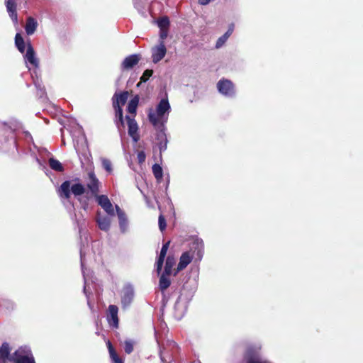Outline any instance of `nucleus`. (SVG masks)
Returning a JSON list of instances; mask_svg holds the SVG:
<instances>
[{
  "instance_id": "1",
  "label": "nucleus",
  "mask_w": 363,
  "mask_h": 363,
  "mask_svg": "<svg viewBox=\"0 0 363 363\" xmlns=\"http://www.w3.org/2000/svg\"><path fill=\"white\" fill-rule=\"evenodd\" d=\"M86 191L85 186L79 183L72 184L70 181H65L57 189V194L61 199H69L72 194L79 201L81 207L86 210L89 206V199L83 196Z\"/></svg>"
},
{
  "instance_id": "2",
  "label": "nucleus",
  "mask_w": 363,
  "mask_h": 363,
  "mask_svg": "<svg viewBox=\"0 0 363 363\" xmlns=\"http://www.w3.org/2000/svg\"><path fill=\"white\" fill-rule=\"evenodd\" d=\"M203 241L200 238L195 239L191 242L189 250L182 254L175 274L185 269L193 259L196 262H200L203 258Z\"/></svg>"
},
{
  "instance_id": "3",
  "label": "nucleus",
  "mask_w": 363,
  "mask_h": 363,
  "mask_svg": "<svg viewBox=\"0 0 363 363\" xmlns=\"http://www.w3.org/2000/svg\"><path fill=\"white\" fill-rule=\"evenodd\" d=\"M171 111V106L167 99H162L158 103L155 110L150 109L149 121L154 127L162 128L167 123Z\"/></svg>"
},
{
  "instance_id": "4",
  "label": "nucleus",
  "mask_w": 363,
  "mask_h": 363,
  "mask_svg": "<svg viewBox=\"0 0 363 363\" xmlns=\"http://www.w3.org/2000/svg\"><path fill=\"white\" fill-rule=\"evenodd\" d=\"M192 296L193 294L191 292H186L185 289L182 290L174 305L175 315L178 318L182 317L186 313L188 303L191 300Z\"/></svg>"
},
{
  "instance_id": "5",
  "label": "nucleus",
  "mask_w": 363,
  "mask_h": 363,
  "mask_svg": "<svg viewBox=\"0 0 363 363\" xmlns=\"http://www.w3.org/2000/svg\"><path fill=\"white\" fill-rule=\"evenodd\" d=\"M10 362L13 363H35L30 350L26 347H20L11 356Z\"/></svg>"
},
{
  "instance_id": "6",
  "label": "nucleus",
  "mask_w": 363,
  "mask_h": 363,
  "mask_svg": "<svg viewBox=\"0 0 363 363\" xmlns=\"http://www.w3.org/2000/svg\"><path fill=\"white\" fill-rule=\"evenodd\" d=\"M135 298V289L132 284L126 283L123 285L121 292V303L123 310L127 309L132 304Z\"/></svg>"
},
{
  "instance_id": "7",
  "label": "nucleus",
  "mask_w": 363,
  "mask_h": 363,
  "mask_svg": "<svg viewBox=\"0 0 363 363\" xmlns=\"http://www.w3.org/2000/svg\"><path fill=\"white\" fill-rule=\"evenodd\" d=\"M218 92L226 98L235 96L236 90L234 84L229 79L223 78L216 84Z\"/></svg>"
},
{
  "instance_id": "8",
  "label": "nucleus",
  "mask_w": 363,
  "mask_h": 363,
  "mask_svg": "<svg viewBox=\"0 0 363 363\" xmlns=\"http://www.w3.org/2000/svg\"><path fill=\"white\" fill-rule=\"evenodd\" d=\"M260 350L259 344L249 346L245 355L247 363H268L260 356Z\"/></svg>"
},
{
  "instance_id": "9",
  "label": "nucleus",
  "mask_w": 363,
  "mask_h": 363,
  "mask_svg": "<svg viewBox=\"0 0 363 363\" xmlns=\"http://www.w3.org/2000/svg\"><path fill=\"white\" fill-rule=\"evenodd\" d=\"M94 197L97 203L109 216H115L114 207L106 195H96Z\"/></svg>"
},
{
  "instance_id": "10",
  "label": "nucleus",
  "mask_w": 363,
  "mask_h": 363,
  "mask_svg": "<svg viewBox=\"0 0 363 363\" xmlns=\"http://www.w3.org/2000/svg\"><path fill=\"white\" fill-rule=\"evenodd\" d=\"M99 185L100 182L97 179L94 172L90 171L88 173V180L86 182V186L94 196L98 195L99 192Z\"/></svg>"
},
{
  "instance_id": "11",
  "label": "nucleus",
  "mask_w": 363,
  "mask_h": 363,
  "mask_svg": "<svg viewBox=\"0 0 363 363\" xmlns=\"http://www.w3.org/2000/svg\"><path fill=\"white\" fill-rule=\"evenodd\" d=\"M167 49L163 41L152 48V59L154 63L159 62L165 56Z\"/></svg>"
},
{
  "instance_id": "12",
  "label": "nucleus",
  "mask_w": 363,
  "mask_h": 363,
  "mask_svg": "<svg viewBox=\"0 0 363 363\" xmlns=\"http://www.w3.org/2000/svg\"><path fill=\"white\" fill-rule=\"evenodd\" d=\"M118 308L116 305H109L107 311V320L109 325L115 328L118 327Z\"/></svg>"
},
{
  "instance_id": "13",
  "label": "nucleus",
  "mask_w": 363,
  "mask_h": 363,
  "mask_svg": "<svg viewBox=\"0 0 363 363\" xmlns=\"http://www.w3.org/2000/svg\"><path fill=\"white\" fill-rule=\"evenodd\" d=\"M141 57L138 54H133L126 57L121 63V69L130 70L133 69L140 60Z\"/></svg>"
},
{
  "instance_id": "14",
  "label": "nucleus",
  "mask_w": 363,
  "mask_h": 363,
  "mask_svg": "<svg viewBox=\"0 0 363 363\" xmlns=\"http://www.w3.org/2000/svg\"><path fill=\"white\" fill-rule=\"evenodd\" d=\"M125 118L128 127V135L132 138L135 143H137L140 139L138 134V126L137 122L133 118H131L129 116H126Z\"/></svg>"
},
{
  "instance_id": "15",
  "label": "nucleus",
  "mask_w": 363,
  "mask_h": 363,
  "mask_svg": "<svg viewBox=\"0 0 363 363\" xmlns=\"http://www.w3.org/2000/svg\"><path fill=\"white\" fill-rule=\"evenodd\" d=\"M116 211L118 218L119 228L122 233H125L128 229V220L125 213L118 206L116 205Z\"/></svg>"
},
{
  "instance_id": "16",
  "label": "nucleus",
  "mask_w": 363,
  "mask_h": 363,
  "mask_svg": "<svg viewBox=\"0 0 363 363\" xmlns=\"http://www.w3.org/2000/svg\"><path fill=\"white\" fill-rule=\"evenodd\" d=\"M6 11L9 13V17L12 21L15 23H18V14L16 11L17 4L16 0H6L5 1Z\"/></svg>"
},
{
  "instance_id": "17",
  "label": "nucleus",
  "mask_w": 363,
  "mask_h": 363,
  "mask_svg": "<svg viewBox=\"0 0 363 363\" xmlns=\"http://www.w3.org/2000/svg\"><path fill=\"white\" fill-rule=\"evenodd\" d=\"M80 260H81L82 274H83V277L84 279V293L87 298V304H88L89 307L91 308V304H90V302L89 300V293H88L87 289H86L87 281L89 279V277L88 273L86 272V269H84V255L82 252V250H80Z\"/></svg>"
},
{
  "instance_id": "18",
  "label": "nucleus",
  "mask_w": 363,
  "mask_h": 363,
  "mask_svg": "<svg viewBox=\"0 0 363 363\" xmlns=\"http://www.w3.org/2000/svg\"><path fill=\"white\" fill-rule=\"evenodd\" d=\"M26 62H28L35 67H38V60L35 57V52L31 44H28L26 48V52L24 55Z\"/></svg>"
},
{
  "instance_id": "19",
  "label": "nucleus",
  "mask_w": 363,
  "mask_h": 363,
  "mask_svg": "<svg viewBox=\"0 0 363 363\" xmlns=\"http://www.w3.org/2000/svg\"><path fill=\"white\" fill-rule=\"evenodd\" d=\"M96 223L100 230L107 232L110 229L111 220L110 217L101 216L99 213L96 218Z\"/></svg>"
},
{
  "instance_id": "20",
  "label": "nucleus",
  "mask_w": 363,
  "mask_h": 363,
  "mask_svg": "<svg viewBox=\"0 0 363 363\" xmlns=\"http://www.w3.org/2000/svg\"><path fill=\"white\" fill-rule=\"evenodd\" d=\"M11 349L9 345L7 342H4L0 347V362L1 363H7L10 362Z\"/></svg>"
},
{
  "instance_id": "21",
  "label": "nucleus",
  "mask_w": 363,
  "mask_h": 363,
  "mask_svg": "<svg viewBox=\"0 0 363 363\" xmlns=\"http://www.w3.org/2000/svg\"><path fill=\"white\" fill-rule=\"evenodd\" d=\"M128 94L127 91H123L120 94L116 93L113 96V106H122L128 99Z\"/></svg>"
},
{
  "instance_id": "22",
  "label": "nucleus",
  "mask_w": 363,
  "mask_h": 363,
  "mask_svg": "<svg viewBox=\"0 0 363 363\" xmlns=\"http://www.w3.org/2000/svg\"><path fill=\"white\" fill-rule=\"evenodd\" d=\"M38 21L33 17L29 16L27 18L25 26V30L26 34L28 35H33L35 32L38 28Z\"/></svg>"
},
{
  "instance_id": "23",
  "label": "nucleus",
  "mask_w": 363,
  "mask_h": 363,
  "mask_svg": "<svg viewBox=\"0 0 363 363\" xmlns=\"http://www.w3.org/2000/svg\"><path fill=\"white\" fill-rule=\"evenodd\" d=\"M169 275L162 273L159 281V288L162 291H165L171 284L170 279L168 278Z\"/></svg>"
},
{
  "instance_id": "24",
  "label": "nucleus",
  "mask_w": 363,
  "mask_h": 363,
  "mask_svg": "<svg viewBox=\"0 0 363 363\" xmlns=\"http://www.w3.org/2000/svg\"><path fill=\"white\" fill-rule=\"evenodd\" d=\"M138 103H139V97L138 96H134L128 102L127 110L129 113L135 115Z\"/></svg>"
},
{
  "instance_id": "25",
  "label": "nucleus",
  "mask_w": 363,
  "mask_h": 363,
  "mask_svg": "<svg viewBox=\"0 0 363 363\" xmlns=\"http://www.w3.org/2000/svg\"><path fill=\"white\" fill-rule=\"evenodd\" d=\"M113 108L115 110L116 113V118L117 119L116 121V125L118 128H120V126L122 127L124 126V121H123V110L121 106H113Z\"/></svg>"
},
{
  "instance_id": "26",
  "label": "nucleus",
  "mask_w": 363,
  "mask_h": 363,
  "mask_svg": "<svg viewBox=\"0 0 363 363\" xmlns=\"http://www.w3.org/2000/svg\"><path fill=\"white\" fill-rule=\"evenodd\" d=\"M15 45L20 52H24L26 50V45L24 40L20 33H17L15 36Z\"/></svg>"
},
{
  "instance_id": "27",
  "label": "nucleus",
  "mask_w": 363,
  "mask_h": 363,
  "mask_svg": "<svg viewBox=\"0 0 363 363\" xmlns=\"http://www.w3.org/2000/svg\"><path fill=\"white\" fill-rule=\"evenodd\" d=\"M175 263L174 258L170 256H168L164 266V274L167 275H170L172 274V267H174Z\"/></svg>"
},
{
  "instance_id": "28",
  "label": "nucleus",
  "mask_w": 363,
  "mask_h": 363,
  "mask_svg": "<svg viewBox=\"0 0 363 363\" xmlns=\"http://www.w3.org/2000/svg\"><path fill=\"white\" fill-rule=\"evenodd\" d=\"M154 128L157 131V135H156L157 140L158 142L159 141L167 142V135L165 133V125L162 127V128H159V127H154Z\"/></svg>"
},
{
  "instance_id": "29",
  "label": "nucleus",
  "mask_w": 363,
  "mask_h": 363,
  "mask_svg": "<svg viewBox=\"0 0 363 363\" xmlns=\"http://www.w3.org/2000/svg\"><path fill=\"white\" fill-rule=\"evenodd\" d=\"M135 9L143 16L146 15L145 0H133Z\"/></svg>"
},
{
  "instance_id": "30",
  "label": "nucleus",
  "mask_w": 363,
  "mask_h": 363,
  "mask_svg": "<svg viewBox=\"0 0 363 363\" xmlns=\"http://www.w3.org/2000/svg\"><path fill=\"white\" fill-rule=\"evenodd\" d=\"M49 165L51 167L52 169L57 171V172H62L63 171V167L62 164L57 160L54 158H50L49 160Z\"/></svg>"
},
{
  "instance_id": "31",
  "label": "nucleus",
  "mask_w": 363,
  "mask_h": 363,
  "mask_svg": "<svg viewBox=\"0 0 363 363\" xmlns=\"http://www.w3.org/2000/svg\"><path fill=\"white\" fill-rule=\"evenodd\" d=\"M152 172H153L155 177L157 179V181H160V179H162V176H163V172H162V168L161 167V166L160 164H155L152 166Z\"/></svg>"
},
{
  "instance_id": "32",
  "label": "nucleus",
  "mask_w": 363,
  "mask_h": 363,
  "mask_svg": "<svg viewBox=\"0 0 363 363\" xmlns=\"http://www.w3.org/2000/svg\"><path fill=\"white\" fill-rule=\"evenodd\" d=\"M160 29H168L169 26V20L167 16L159 18L157 21Z\"/></svg>"
},
{
  "instance_id": "33",
  "label": "nucleus",
  "mask_w": 363,
  "mask_h": 363,
  "mask_svg": "<svg viewBox=\"0 0 363 363\" xmlns=\"http://www.w3.org/2000/svg\"><path fill=\"white\" fill-rule=\"evenodd\" d=\"M135 342L132 340L128 339L124 341V350L125 353L130 354L134 349Z\"/></svg>"
},
{
  "instance_id": "34",
  "label": "nucleus",
  "mask_w": 363,
  "mask_h": 363,
  "mask_svg": "<svg viewBox=\"0 0 363 363\" xmlns=\"http://www.w3.org/2000/svg\"><path fill=\"white\" fill-rule=\"evenodd\" d=\"M229 38V36L228 35H226L225 33H224L222 36H220L216 41V49H219L220 48H222L225 43H226V41L228 40V39Z\"/></svg>"
},
{
  "instance_id": "35",
  "label": "nucleus",
  "mask_w": 363,
  "mask_h": 363,
  "mask_svg": "<svg viewBox=\"0 0 363 363\" xmlns=\"http://www.w3.org/2000/svg\"><path fill=\"white\" fill-rule=\"evenodd\" d=\"M102 166L108 172L111 173L112 172V164L109 160L106 158L101 159Z\"/></svg>"
},
{
  "instance_id": "36",
  "label": "nucleus",
  "mask_w": 363,
  "mask_h": 363,
  "mask_svg": "<svg viewBox=\"0 0 363 363\" xmlns=\"http://www.w3.org/2000/svg\"><path fill=\"white\" fill-rule=\"evenodd\" d=\"M152 70L146 69L140 77V82H146L152 76Z\"/></svg>"
},
{
  "instance_id": "37",
  "label": "nucleus",
  "mask_w": 363,
  "mask_h": 363,
  "mask_svg": "<svg viewBox=\"0 0 363 363\" xmlns=\"http://www.w3.org/2000/svg\"><path fill=\"white\" fill-rule=\"evenodd\" d=\"M164 258H165L164 257H162L160 255H159V257L157 258V262H156V267H157V272L158 274H160L161 270H162Z\"/></svg>"
},
{
  "instance_id": "38",
  "label": "nucleus",
  "mask_w": 363,
  "mask_h": 363,
  "mask_svg": "<svg viewBox=\"0 0 363 363\" xmlns=\"http://www.w3.org/2000/svg\"><path fill=\"white\" fill-rule=\"evenodd\" d=\"M158 223H159V228H160V230L163 231L166 228V221L162 215H160L159 216Z\"/></svg>"
},
{
  "instance_id": "39",
  "label": "nucleus",
  "mask_w": 363,
  "mask_h": 363,
  "mask_svg": "<svg viewBox=\"0 0 363 363\" xmlns=\"http://www.w3.org/2000/svg\"><path fill=\"white\" fill-rule=\"evenodd\" d=\"M169 243H170V242L168 241L162 245L160 253V256H161L162 257H165L167 252L169 246Z\"/></svg>"
},
{
  "instance_id": "40",
  "label": "nucleus",
  "mask_w": 363,
  "mask_h": 363,
  "mask_svg": "<svg viewBox=\"0 0 363 363\" xmlns=\"http://www.w3.org/2000/svg\"><path fill=\"white\" fill-rule=\"evenodd\" d=\"M137 157H138V162L140 164L143 163L145 162V158H146V155H145V152L144 151L138 152Z\"/></svg>"
},
{
  "instance_id": "41",
  "label": "nucleus",
  "mask_w": 363,
  "mask_h": 363,
  "mask_svg": "<svg viewBox=\"0 0 363 363\" xmlns=\"http://www.w3.org/2000/svg\"><path fill=\"white\" fill-rule=\"evenodd\" d=\"M168 35V29H160V41H163L167 38Z\"/></svg>"
},
{
  "instance_id": "42",
  "label": "nucleus",
  "mask_w": 363,
  "mask_h": 363,
  "mask_svg": "<svg viewBox=\"0 0 363 363\" xmlns=\"http://www.w3.org/2000/svg\"><path fill=\"white\" fill-rule=\"evenodd\" d=\"M157 145H158V147H159L160 153L167 150V142L159 141Z\"/></svg>"
},
{
  "instance_id": "43",
  "label": "nucleus",
  "mask_w": 363,
  "mask_h": 363,
  "mask_svg": "<svg viewBox=\"0 0 363 363\" xmlns=\"http://www.w3.org/2000/svg\"><path fill=\"white\" fill-rule=\"evenodd\" d=\"M107 346L110 356H113V354L116 353L110 341H108Z\"/></svg>"
},
{
  "instance_id": "44",
  "label": "nucleus",
  "mask_w": 363,
  "mask_h": 363,
  "mask_svg": "<svg viewBox=\"0 0 363 363\" xmlns=\"http://www.w3.org/2000/svg\"><path fill=\"white\" fill-rule=\"evenodd\" d=\"M234 27H235L234 24L231 23L229 26L228 30L225 33L230 37L234 30Z\"/></svg>"
},
{
  "instance_id": "45",
  "label": "nucleus",
  "mask_w": 363,
  "mask_h": 363,
  "mask_svg": "<svg viewBox=\"0 0 363 363\" xmlns=\"http://www.w3.org/2000/svg\"><path fill=\"white\" fill-rule=\"evenodd\" d=\"M111 359L115 362V363H118V361H123L118 356V354L116 353L114 354H113V356H110Z\"/></svg>"
},
{
  "instance_id": "46",
  "label": "nucleus",
  "mask_w": 363,
  "mask_h": 363,
  "mask_svg": "<svg viewBox=\"0 0 363 363\" xmlns=\"http://www.w3.org/2000/svg\"><path fill=\"white\" fill-rule=\"evenodd\" d=\"M35 85L37 89L41 90L43 91V94H44V89L41 88V86H40V84L39 83L35 82Z\"/></svg>"
},
{
  "instance_id": "47",
  "label": "nucleus",
  "mask_w": 363,
  "mask_h": 363,
  "mask_svg": "<svg viewBox=\"0 0 363 363\" xmlns=\"http://www.w3.org/2000/svg\"><path fill=\"white\" fill-rule=\"evenodd\" d=\"M26 135H28V136H29L30 138H31V135H30V134L28 132H26Z\"/></svg>"
},
{
  "instance_id": "48",
  "label": "nucleus",
  "mask_w": 363,
  "mask_h": 363,
  "mask_svg": "<svg viewBox=\"0 0 363 363\" xmlns=\"http://www.w3.org/2000/svg\"><path fill=\"white\" fill-rule=\"evenodd\" d=\"M118 363H123V361H118Z\"/></svg>"
}]
</instances>
